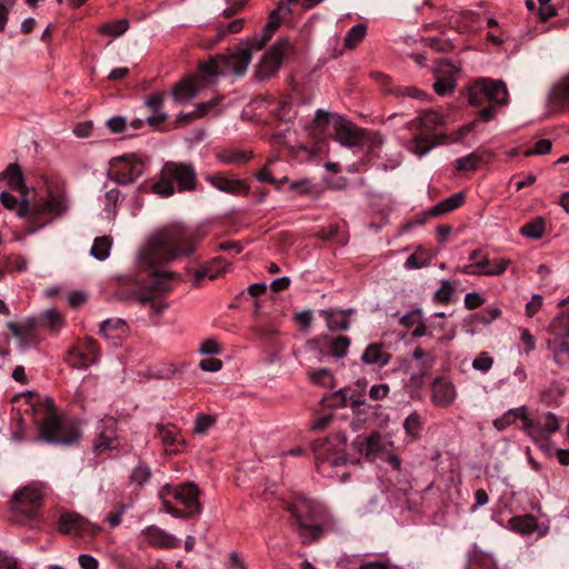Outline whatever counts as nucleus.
I'll return each instance as SVG.
<instances>
[{
  "label": "nucleus",
  "mask_w": 569,
  "mask_h": 569,
  "mask_svg": "<svg viewBox=\"0 0 569 569\" xmlns=\"http://www.w3.org/2000/svg\"><path fill=\"white\" fill-rule=\"evenodd\" d=\"M198 239L193 231L181 224H171L161 228L149 236L137 253V264L142 270H150L152 284L141 282L126 287L123 282L116 290L118 300L149 306L151 315L159 317L168 308V303L156 300V292H166L170 288L166 284L172 280L174 273L161 270L158 266L170 262L193 252Z\"/></svg>",
  "instance_id": "f257e3e1"
},
{
  "label": "nucleus",
  "mask_w": 569,
  "mask_h": 569,
  "mask_svg": "<svg viewBox=\"0 0 569 569\" xmlns=\"http://www.w3.org/2000/svg\"><path fill=\"white\" fill-rule=\"evenodd\" d=\"M68 209L69 201L66 193L48 187L44 194H38L30 200L27 197L23 198L18 216L26 219L28 232L33 233L54 218L64 214Z\"/></svg>",
  "instance_id": "f03ea898"
},
{
  "label": "nucleus",
  "mask_w": 569,
  "mask_h": 569,
  "mask_svg": "<svg viewBox=\"0 0 569 569\" xmlns=\"http://www.w3.org/2000/svg\"><path fill=\"white\" fill-rule=\"evenodd\" d=\"M303 539L316 540L327 531L338 529L336 519L319 502L298 497L293 503L287 507Z\"/></svg>",
  "instance_id": "7ed1b4c3"
},
{
  "label": "nucleus",
  "mask_w": 569,
  "mask_h": 569,
  "mask_svg": "<svg viewBox=\"0 0 569 569\" xmlns=\"http://www.w3.org/2000/svg\"><path fill=\"white\" fill-rule=\"evenodd\" d=\"M31 407L34 415V422L38 425L39 435L34 440H43L56 445H71L79 438V432L74 428L68 427L57 416L53 402L50 399L40 400L32 395Z\"/></svg>",
  "instance_id": "20e7f679"
},
{
  "label": "nucleus",
  "mask_w": 569,
  "mask_h": 569,
  "mask_svg": "<svg viewBox=\"0 0 569 569\" xmlns=\"http://www.w3.org/2000/svg\"><path fill=\"white\" fill-rule=\"evenodd\" d=\"M252 53L251 48L246 41H242L236 51L218 54L200 63V78H202L206 83L212 84L217 82L218 77H242L248 69Z\"/></svg>",
  "instance_id": "39448f33"
},
{
  "label": "nucleus",
  "mask_w": 569,
  "mask_h": 569,
  "mask_svg": "<svg viewBox=\"0 0 569 569\" xmlns=\"http://www.w3.org/2000/svg\"><path fill=\"white\" fill-rule=\"evenodd\" d=\"M468 102L473 107H482L489 102V106L480 109L479 119L485 122L491 121L498 108L508 102L506 83L501 80L478 79L468 88Z\"/></svg>",
  "instance_id": "423d86ee"
},
{
  "label": "nucleus",
  "mask_w": 569,
  "mask_h": 569,
  "mask_svg": "<svg viewBox=\"0 0 569 569\" xmlns=\"http://www.w3.org/2000/svg\"><path fill=\"white\" fill-rule=\"evenodd\" d=\"M196 188V170L190 163L167 162L160 179L152 186L154 193L161 197H170L174 191H190Z\"/></svg>",
  "instance_id": "0eeeda50"
},
{
  "label": "nucleus",
  "mask_w": 569,
  "mask_h": 569,
  "mask_svg": "<svg viewBox=\"0 0 569 569\" xmlns=\"http://www.w3.org/2000/svg\"><path fill=\"white\" fill-rule=\"evenodd\" d=\"M346 445L347 438L340 433L315 445L316 468L320 475L331 478L335 476V468L345 466L349 461Z\"/></svg>",
  "instance_id": "6e6552de"
},
{
  "label": "nucleus",
  "mask_w": 569,
  "mask_h": 569,
  "mask_svg": "<svg viewBox=\"0 0 569 569\" xmlns=\"http://www.w3.org/2000/svg\"><path fill=\"white\" fill-rule=\"evenodd\" d=\"M547 347L559 366L569 365V312L557 316L548 328Z\"/></svg>",
  "instance_id": "1a4fd4ad"
},
{
  "label": "nucleus",
  "mask_w": 569,
  "mask_h": 569,
  "mask_svg": "<svg viewBox=\"0 0 569 569\" xmlns=\"http://www.w3.org/2000/svg\"><path fill=\"white\" fill-rule=\"evenodd\" d=\"M146 161L136 153H128L110 160L107 174L118 184L134 182L144 171Z\"/></svg>",
  "instance_id": "9d476101"
},
{
  "label": "nucleus",
  "mask_w": 569,
  "mask_h": 569,
  "mask_svg": "<svg viewBox=\"0 0 569 569\" xmlns=\"http://www.w3.org/2000/svg\"><path fill=\"white\" fill-rule=\"evenodd\" d=\"M315 122L320 128L331 124L335 130L336 140L342 146L355 147L360 144L362 140L361 131L351 121L338 114L318 110L315 116Z\"/></svg>",
  "instance_id": "9b49d317"
},
{
  "label": "nucleus",
  "mask_w": 569,
  "mask_h": 569,
  "mask_svg": "<svg viewBox=\"0 0 569 569\" xmlns=\"http://www.w3.org/2000/svg\"><path fill=\"white\" fill-rule=\"evenodd\" d=\"M42 506V493L39 489L28 486L18 491L12 499V511L17 522L26 523L33 520Z\"/></svg>",
  "instance_id": "f8f14e48"
},
{
  "label": "nucleus",
  "mask_w": 569,
  "mask_h": 569,
  "mask_svg": "<svg viewBox=\"0 0 569 569\" xmlns=\"http://www.w3.org/2000/svg\"><path fill=\"white\" fill-rule=\"evenodd\" d=\"M171 496L178 503L183 506L182 512L186 518L200 515L202 508L199 502V489L194 483L186 482L180 486L166 485L161 491L160 497Z\"/></svg>",
  "instance_id": "ddd939ff"
},
{
  "label": "nucleus",
  "mask_w": 569,
  "mask_h": 569,
  "mask_svg": "<svg viewBox=\"0 0 569 569\" xmlns=\"http://www.w3.org/2000/svg\"><path fill=\"white\" fill-rule=\"evenodd\" d=\"M353 448L368 459H383L392 449V441L386 435L373 432L368 437H357L352 442Z\"/></svg>",
  "instance_id": "4468645a"
},
{
  "label": "nucleus",
  "mask_w": 569,
  "mask_h": 569,
  "mask_svg": "<svg viewBox=\"0 0 569 569\" xmlns=\"http://www.w3.org/2000/svg\"><path fill=\"white\" fill-rule=\"evenodd\" d=\"M288 47L289 42L280 39L268 49L256 67V74L259 79H269L278 72Z\"/></svg>",
  "instance_id": "2eb2a0df"
},
{
  "label": "nucleus",
  "mask_w": 569,
  "mask_h": 569,
  "mask_svg": "<svg viewBox=\"0 0 569 569\" xmlns=\"http://www.w3.org/2000/svg\"><path fill=\"white\" fill-rule=\"evenodd\" d=\"M100 357L98 342L90 338L86 339L78 347L68 351L67 362L74 369H87L96 363Z\"/></svg>",
  "instance_id": "dca6fc26"
},
{
  "label": "nucleus",
  "mask_w": 569,
  "mask_h": 569,
  "mask_svg": "<svg viewBox=\"0 0 569 569\" xmlns=\"http://www.w3.org/2000/svg\"><path fill=\"white\" fill-rule=\"evenodd\" d=\"M559 429V420L552 412H546L536 420L527 417L526 430L536 441L543 440Z\"/></svg>",
  "instance_id": "f3484780"
},
{
  "label": "nucleus",
  "mask_w": 569,
  "mask_h": 569,
  "mask_svg": "<svg viewBox=\"0 0 569 569\" xmlns=\"http://www.w3.org/2000/svg\"><path fill=\"white\" fill-rule=\"evenodd\" d=\"M117 421L112 417L103 418L97 427V439L93 446L96 453H101L107 449H111L118 446L116 437Z\"/></svg>",
  "instance_id": "a211bd4d"
},
{
  "label": "nucleus",
  "mask_w": 569,
  "mask_h": 569,
  "mask_svg": "<svg viewBox=\"0 0 569 569\" xmlns=\"http://www.w3.org/2000/svg\"><path fill=\"white\" fill-rule=\"evenodd\" d=\"M457 398V390L455 385L445 379L436 378L431 383V401L435 406L440 408L450 407Z\"/></svg>",
  "instance_id": "6ab92c4d"
},
{
  "label": "nucleus",
  "mask_w": 569,
  "mask_h": 569,
  "mask_svg": "<svg viewBox=\"0 0 569 569\" xmlns=\"http://www.w3.org/2000/svg\"><path fill=\"white\" fill-rule=\"evenodd\" d=\"M141 535L150 546L156 548L174 549L180 545V540L177 537L154 525L143 528Z\"/></svg>",
  "instance_id": "aec40b11"
},
{
  "label": "nucleus",
  "mask_w": 569,
  "mask_h": 569,
  "mask_svg": "<svg viewBox=\"0 0 569 569\" xmlns=\"http://www.w3.org/2000/svg\"><path fill=\"white\" fill-rule=\"evenodd\" d=\"M207 181L221 192L230 194H247L249 187L240 179L228 177L223 173H218L207 177Z\"/></svg>",
  "instance_id": "412c9836"
},
{
  "label": "nucleus",
  "mask_w": 569,
  "mask_h": 569,
  "mask_svg": "<svg viewBox=\"0 0 569 569\" xmlns=\"http://www.w3.org/2000/svg\"><path fill=\"white\" fill-rule=\"evenodd\" d=\"M443 123L445 116L441 112L428 109L420 112L416 119L408 121L406 126L410 130L418 126L423 133H429L441 127Z\"/></svg>",
  "instance_id": "4be33fe9"
},
{
  "label": "nucleus",
  "mask_w": 569,
  "mask_h": 569,
  "mask_svg": "<svg viewBox=\"0 0 569 569\" xmlns=\"http://www.w3.org/2000/svg\"><path fill=\"white\" fill-rule=\"evenodd\" d=\"M204 81L198 74L197 79H187L178 83L172 92L173 99L178 103H186L193 99L200 91V81Z\"/></svg>",
  "instance_id": "5701e85b"
},
{
  "label": "nucleus",
  "mask_w": 569,
  "mask_h": 569,
  "mask_svg": "<svg viewBox=\"0 0 569 569\" xmlns=\"http://www.w3.org/2000/svg\"><path fill=\"white\" fill-rule=\"evenodd\" d=\"M100 335L109 340L124 339L129 333L128 323L120 318L107 319L100 323Z\"/></svg>",
  "instance_id": "b1692460"
},
{
  "label": "nucleus",
  "mask_w": 569,
  "mask_h": 569,
  "mask_svg": "<svg viewBox=\"0 0 569 569\" xmlns=\"http://www.w3.org/2000/svg\"><path fill=\"white\" fill-rule=\"evenodd\" d=\"M88 521L74 512H66L59 519V530L63 535H80L86 530Z\"/></svg>",
  "instance_id": "393cba45"
},
{
  "label": "nucleus",
  "mask_w": 569,
  "mask_h": 569,
  "mask_svg": "<svg viewBox=\"0 0 569 569\" xmlns=\"http://www.w3.org/2000/svg\"><path fill=\"white\" fill-rule=\"evenodd\" d=\"M157 437L169 452H177V450H174L172 447L179 443H184L180 437L179 429L172 423H158Z\"/></svg>",
  "instance_id": "a878e982"
},
{
  "label": "nucleus",
  "mask_w": 569,
  "mask_h": 569,
  "mask_svg": "<svg viewBox=\"0 0 569 569\" xmlns=\"http://www.w3.org/2000/svg\"><path fill=\"white\" fill-rule=\"evenodd\" d=\"M0 181H6L9 188L20 192L22 199L27 197V188L24 184L23 176L18 164H9L7 169L0 173Z\"/></svg>",
  "instance_id": "bb28decb"
},
{
  "label": "nucleus",
  "mask_w": 569,
  "mask_h": 569,
  "mask_svg": "<svg viewBox=\"0 0 569 569\" xmlns=\"http://www.w3.org/2000/svg\"><path fill=\"white\" fill-rule=\"evenodd\" d=\"M391 355L377 342L370 343L363 351L361 360L366 365L385 367L389 363Z\"/></svg>",
  "instance_id": "cd10ccee"
},
{
  "label": "nucleus",
  "mask_w": 569,
  "mask_h": 569,
  "mask_svg": "<svg viewBox=\"0 0 569 569\" xmlns=\"http://www.w3.org/2000/svg\"><path fill=\"white\" fill-rule=\"evenodd\" d=\"M330 331L347 330L350 327L349 312L342 310H321Z\"/></svg>",
  "instance_id": "c85d7f7f"
},
{
  "label": "nucleus",
  "mask_w": 569,
  "mask_h": 569,
  "mask_svg": "<svg viewBox=\"0 0 569 569\" xmlns=\"http://www.w3.org/2000/svg\"><path fill=\"white\" fill-rule=\"evenodd\" d=\"M465 201V194L462 192H457L449 198L440 201L435 207L429 209L428 214L431 217H438L445 213H448L457 208H459Z\"/></svg>",
  "instance_id": "c756f323"
},
{
  "label": "nucleus",
  "mask_w": 569,
  "mask_h": 569,
  "mask_svg": "<svg viewBox=\"0 0 569 569\" xmlns=\"http://www.w3.org/2000/svg\"><path fill=\"white\" fill-rule=\"evenodd\" d=\"M406 148L409 152L421 158L435 148V143H431V138L427 133L422 132L410 139L406 143Z\"/></svg>",
  "instance_id": "7c9ffc66"
},
{
  "label": "nucleus",
  "mask_w": 569,
  "mask_h": 569,
  "mask_svg": "<svg viewBox=\"0 0 569 569\" xmlns=\"http://www.w3.org/2000/svg\"><path fill=\"white\" fill-rule=\"evenodd\" d=\"M228 266V262L222 258H216L209 267H203L197 270L194 280L196 282H199L204 277H208L210 280H214L227 271Z\"/></svg>",
  "instance_id": "2f4dec72"
},
{
  "label": "nucleus",
  "mask_w": 569,
  "mask_h": 569,
  "mask_svg": "<svg viewBox=\"0 0 569 569\" xmlns=\"http://www.w3.org/2000/svg\"><path fill=\"white\" fill-rule=\"evenodd\" d=\"M509 525L512 530L522 535H530L538 528L537 519L531 515L512 517Z\"/></svg>",
  "instance_id": "473e14b6"
},
{
  "label": "nucleus",
  "mask_w": 569,
  "mask_h": 569,
  "mask_svg": "<svg viewBox=\"0 0 569 569\" xmlns=\"http://www.w3.org/2000/svg\"><path fill=\"white\" fill-rule=\"evenodd\" d=\"M549 101L557 106L569 103V74L552 87L549 92Z\"/></svg>",
  "instance_id": "72a5a7b5"
},
{
  "label": "nucleus",
  "mask_w": 569,
  "mask_h": 569,
  "mask_svg": "<svg viewBox=\"0 0 569 569\" xmlns=\"http://www.w3.org/2000/svg\"><path fill=\"white\" fill-rule=\"evenodd\" d=\"M112 247V239L109 236H101L94 239L90 250V254L99 260L103 261L109 258L110 250Z\"/></svg>",
  "instance_id": "f704fd0d"
},
{
  "label": "nucleus",
  "mask_w": 569,
  "mask_h": 569,
  "mask_svg": "<svg viewBox=\"0 0 569 569\" xmlns=\"http://www.w3.org/2000/svg\"><path fill=\"white\" fill-rule=\"evenodd\" d=\"M525 407L510 409L507 411L501 418H498L493 421L495 427L498 430L505 429L507 426L515 422L518 418H520L525 423L527 421V412Z\"/></svg>",
  "instance_id": "c9c22d12"
},
{
  "label": "nucleus",
  "mask_w": 569,
  "mask_h": 569,
  "mask_svg": "<svg viewBox=\"0 0 569 569\" xmlns=\"http://www.w3.org/2000/svg\"><path fill=\"white\" fill-rule=\"evenodd\" d=\"M278 28H279V24L269 19L268 23L266 24V27L263 29V33H262L261 38L248 39V40H246V43L251 48V50L253 52L259 51L271 39L273 32Z\"/></svg>",
  "instance_id": "e433bc0d"
},
{
  "label": "nucleus",
  "mask_w": 569,
  "mask_h": 569,
  "mask_svg": "<svg viewBox=\"0 0 569 569\" xmlns=\"http://www.w3.org/2000/svg\"><path fill=\"white\" fill-rule=\"evenodd\" d=\"M129 28V22L126 19L110 21L99 27V32L111 38L122 36Z\"/></svg>",
  "instance_id": "4c0bfd02"
},
{
  "label": "nucleus",
  "mask_w": 569,
  "mask_h": 569,
  "mask_svg": "<svg viewBox=\"0 0 569 569\" xmlns=\"http://www.w3.org/2000/svg\"><path fill=\"white\" fill-rule=\"evenodd\" d=\"M367 27L363 23L353 26L345 37V47L348 49L356 48L366 37Z\"/></svg>",
  "instance_id": "58836bf2"
},
{
  "label": "nucleus",
  "mask_w": 569,
  "mask_h": 569,
  "mask_svg": "<svg viewBox=\"0 0 569 569\" xmlns=\"http://www.w3.org/2000/svg\"><path fill=\"white\" fill-rule=\"evenodd\" d=\"M276 166H277V159H269L264 167L260 170V172L257 174L258 180L262 182H269V183H278V182H286L288 179L286 177L281 179L276 178Z\"/></svg>",
  "instance_id": "ea45409f"
},
{
  "label": "nucleus",
  "mask_w": 569,
  "mask_h": 569,
  "mask_svg": "<svg viewBox=\"0 0 569 569\" xmlns=\"http://www.w3.org/2000/svg\"><path fill=\"white\" fill-rule=\"evenodd\" d=\"M521 234L530 239H539L545 232V221L538 217L521 227Z\"/></svg>",
  "instance_id": "a19ab883"
},
{
  "label": "nucleus",
  "mask_w": 569,
  "mask_h": 569,
  "mask_svg": "<svg viewBox=\"0 0 569 569\" xmlns=\"http://www.w3.org/2000/svg\"><path fill=\"white\" fill-rule=\"evenodd\" d=\"M422 421L421 417L417 411L411 412L403 422V429L407 436L413 439L419 438L421 432Z\"/></svg>",
  "instance_id": "79ce46f5"
},
{
  "label": "nucleus",
  "mask_w": 569,
  "mask_h": 569,
  "mask_svg": "<svg viewBox=\"0 0 569 569\" xmlns=\"http://www.w3.org/2000/svg\"><path fill=\"white\" fill-rule=\"evenodd\" d=\"M482 161V157L477 153L472 152L466 157L459 158L456 160L455 166L456 170L461 171H473L478 168L479 163Z\"/></svg>",
  "instance_id": "37998d69"
},
{
  "label": "nucleus",
  "mask_w": 569,
  "mask_h": 569,
  "mask_svg": "<svg viewBox=\"0 0 569 569\" xmlns=\"http://www.w3.org/2000/svg\"><path fill=\"white\" fill-rule=\"evenodd\" d=\"M429 329H430L429 336H433L435 332H442V335L438 338V340L440 342H449V341L453 340L456 337V329L455 328L448 329L443 321L439 322V323L431 322L429 325Z\"/></svg>",
  "instance_id": "c03bdc74"
},
{
  "label": "nucleus",
  "mask_w": 569,
  "mask_h": 569,
  "mask_svg": "<svg viewBox=\"0 0 569 569\" xmlns=\"http://www.w3.org/2000/svg\"><path fill=\"white\" fill-rule=\"evenodd\" d=\"M349 346V338L342 336L335 338L330 342V355H332L336 358H342L347 355Z\"/></svg>",
  "instance_id": "a18cd8bd"
},
{
  "label": "nucleus",
  "mask_w": 569,
  "mask_h": 569,
  "mask_svg": "<svg viewBox=\"0 0 569 569\" xmlns=\"http://www.w3.org/2000/svg\"><path fill=\"white\" fill-rule=\"evenodd\" d=\"M455 292L453 284L448 280H441L440 287L435 292V300L448 303Z\"/></svg>",
  "instance_id": "49530a36"
},
{
  "label": "nucleus",
  "mask_w": 569,
  "mask_h": 569,
  "mask_svg": "<svg viewBox=\"0 0 569 569\" xmlns=\"http://www.w3.org/2000/svg\"><path fill=\"white\" fill-rule=\"evenodd\" d=\"M309 378L312 382L323 387H331L333 381V377L328 369L311 371L309 372Z\"/></svg>",
  "instance_id": "de8ad7c7"
},
{
  "label": "nucleus",
  "mask_w": 569,
  "mask_h": 569,
  "mask_svg": "<svg viewBox=\"0 0 569 569\" xmlns=\"http://www.w3.org/2000/svg\"><path fill=\"white\" fill-rule=\"evenodd\" d=\"M493 366V358L487 352L482 351L472 361V368L480 372H488Z\"/></svg>",
  "instance_id": "09e8293b"
},
{
  "label": "nucleus",
  "mask_w": 569,
  "mask_h": 569,
  "mask_svg": "<svg viewBox=\"0 0 569 569\" xmlns=\"http://www.w3.org/2000/svg\"><path fill=\"white\" fill-rule=\"evenodd\" d=\"M216 423V418L209 415H198L194 421L193 432L206 433Z\"/></svg>",
  "instance_id": "8fccbe9b"
},
{
  "label": "nucleus",
  "mask_w": 569,
  "mask_h": 569,
  "mask_svg": "<svg viewBox=\"0 0 569 569\" xmlns=\"http://www.w3.org/2000/svg\"><path fill=\"white\" fill-rule=\"evenodd\" d=\"M510 263L509 259L497 258L491 260V264L488 268V271H482L483 276H500L502 274Z\"/></svg>",
  "instance_id": "3c124183"
},
{
  "label": "nucleus",
  "mask_w": 569,
  "mask_h": 569,
  "mask_svg": "<svg viewBox=\"0 0 569 569\" xmlns=\"http://www.w3.org/2000/svg\"><path fill=\"white\" fill-rule=\"evenodd\" d=\"M455 86L456 83L452 78L438 77L433 83V89L439 96H446L453 90Z\"/></svg>",
  "instance_id": "603ef678"
},
{
  "label": "nucleus",
  "mask_w": 569,
  "mask_h": 569,
  "mask_svg": "<svg viewBox=\"0 0 569 569\" xmlns=\"http://www.w3.org/2000/svg\"><path fill=\"white\" fill-rule=\"evenodd\" d=\"M551 147H552V143L550 140L541 139L535 143L533 148L525 150L523 154L526 157H531L535 154H547L550 152Z\"/></svg>",
  "instance_id": "864d4df0"
},
{
  "label": "nucleus",
  "mask_w": 569,
  "mask_h": 569,
  "mask_svg": "<svg viewBox=\"0 0 569 569\" xmlns=\"http://www.w3.org/2000/svg\"><path fill=\"white\" fill-rule=\"evenodd\" d=\"M397 97H410L417 100H422L426 98V93L419 90L416 87H398L395 90H390Z\"/></svg>",
  "instance_id": "5fc2aeb1"
},
{
  "label": "nucleus",
  "mask_w": 569,
  "mask_h": 569,
  "mask_svg": "<svg viewBox=\"0 0 569 569\" xmlns=\"http://www.w3.org/2000/svg\"><path fill=\"white\" fill-rule=\"evenodd\" d=\"M151 476L150 469L147 466H137L131 473V480L132 482H136L137 485L141 486L146 483Z\"/></svg>",
  "instance_id": "6e6d98bb"
},
{
  "label": "nucleus",
  "mask_w": 569,
  "mask_h": 569,
  "mask_svg": "<svg viewBox=\"0 0 569 569\" xmlns=\"http://www.w3.org/2000/svg\"><path fill=\"white\" fill-rule=\"evenodd\" d=\"M120 198V191L118 189H111L106 193V211L110 217L116 216V206Z\"/></svg>",
  "instance_id": "4d7b16f0"
},
{
  "label": "nucleus",
  "mask_w": 569,
  "mask_h": 569,
  "mask_svg": "<svg viewBox=\"0 0 569 569\" xmlns=\"http://www.w3.org/2000/svg\"><path fill=\"white\" fill-rule=\"evenodd\" d=\"M250 156L243 151H232L220 156V160L224 163L240 164L248 161Z\"/></svg>",
  "instance_id": "13d9d810"
},
{
  "label": "nucleus",
  "mask_w": 569,
  "mask_h": 569,
  "mask_svg": "<svg viewBox=\"0 0 569 569\" xmlns=\"http://www.w3.org/2000/svg\"><path fill=\"white\" fill-rule=\"evenodd\" d=\"M291 12L288 4L281 1L269 14V19L280 26L282 19Z\"/></svg>",
  "instance_id": "bf43d9fd"
},
{
  "label": "nucleus",
  "mask_w": 569,
  "mask_h": 569,
  "mask_svg": "<svg viewBox=\"0 0 569 569\" xmlns=\"http://www.w3.org/2000/svg\"><path fill=\"white\" fill-rule=\"evenodd\" d=\"M542 300V296L538 293L531 297L530 301L526 305V316L528 318H532L540 310Z\"/></svg>",
  "instance_id": "052dcab7"
},
{
  "label": "nucleus",
  "mask_w": 569,
  "mask_h": 569,
  "mask_svg": "<svg viewBox=\"0 0 569 569\" xmlns=\"http://www.w3.org/2000/svg\"><path fill=\"white\" fill-rule=\"evenodd\" d=\"M170 496H163V497H160L161 500H162V507H161V510L163 512H167L169 515H171L172 517L177 518V519H184L186 518V513L182 512L181 509H178L176 507H173L171 505V502L168 500Z\"/></svg>",
  "instance_id": "680f3d73"
},
{
  "label": "nucleus",
  "mask_w": 569,
  "mask_h": 569,
  "mask_svg": "<svg viewBox=\"0 0 569 569\" xmlns=\"http://www.w3.org/2000/svg\"><path fill=\"white\" fill-rule=\"evenodd\" d=\"M107 127L112 133H120L127 127V121L123 117H112L107 121Z\"/></svg>",
  "instance_id": "e2e57ef3"
},
{
  "label": "nucleus",
  "mask_w": 569,
  "mask_h": 569,
  "mask_svg": "<svg viewBox=\"0 0 569 569\" xmlns=\"http://www.w3.org/2000/svg\"><path fill=\"white\" fill-rule=\"evenodd\" d=\"M0 202L4 208L17 211L19 210V206L21 204V202L19 203L18 199L13 194L7 191H2L0 193Z\"/></svg>",
  "instance_id": "0e129e2a"
},
{
  "label": "nucleus",
  "mask_w": 569,
  "mask_h": 569,
  "mask_svg": "<svg viewBox=\"0 0 569 569\" xmlns=\"http://www.w3.org/2000/svg\"><path fill=\"white\" fill-rule=\"evenodd\" d=\"M203 371L217 372L222 368V361L217 358L202 359L199 363Z\"/></svg>",
  "instance_id": "69168bd1"
},
{
  "label": "nucleus",
  "mask_w": 569,
  "mask_h": 569,
  "mask_svg": "<svg viewBox=\"0 0 569 569\" xmlns=\"http://www.w3.org/2000/svg\"><path fill=\"white\" fill-rule=\"evenodd\" d=\"M202 355H219L221 352L219 343L213 339L204 340L199 348Z\"/></svg>",
  "instance_id": "338daca9"
},
{
  "label": "nucleus",
  "mask_w": 569,
  "mask_h": 569,
  "mask_svg": "<svg viewBox=\"0 0 569 569\" xmlns=\"http://www.w3.org/2000/svg\"><path fill=\"white\" fill-rule=\"evenodd\" d=\"M78 562L82 569H98L99 568V561L87 553H82L78 557Z\"/></svg>",
  "instance_id": "774afa93"
}]
</instances>
